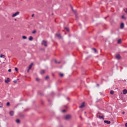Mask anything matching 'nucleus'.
<instances>
[{"instance_id":"obj_17","label":"nucleus","mask_w":127,"mask_h":127,"mask_svg":"<svg viewBox=\"0 0 127 127\" xmlns=\"http://www.w3.org/2000/svg\"><path fill=\"white\" fill-rule=\"evenodd\" d=\"M16 122L18 123H20V120L18 119H17L16 120Z\"/></svg>"},{"instance_id":"obj_38","label":"nucleus","mask_w":127,"mask_h":127,"mask_svg":"<svg viewBox=\"0 0 127 127\" xmlns=\"http://www.w3.org/2000/svg\"><path fill=\"white\" fill-rule=\"evenodd\" d=\"M11 69H9L8 70V71L9 72H11Z\"/></svg>"},{"instance_id":"obj_45","label":"nucleus","mask_w":127,"mask_h":127,"mask_svg":"<svg viewBox=\"0 0 127 127\" xmlns=\"http://www.w3.org/2000/svg\"><path fill=\"white\" fill-rule=\"evenodd\" d=\"M48 101H49V102L50 101V99H48Z\"/></svg>"},{"instance_id":"obj_9","label":"nucleus","mask_w":127,"mask_h":127,"mask_svg":"<svg viewBox=\"0 0 127 127\" xmlns=\"http://www.w3.org/2000/svg\"><path fill=\"white\" fill-rule=\"evenodd\" d=\"M104 122L108 124H110L111 122L110 121H108L105 120L104 121Z\"/></svg>"},{"instance_id":"obj_23","label":"nucleus","mask_w":127,"mask_h":127,"mask_svg":"<svg viewBox=\"0 0 127 127\" xmlns=\"http://www.w3.org/2000/svg\"><path fill=\"white\" fill-rule=\"evenodd\" d=\"M22 38L24 39H26L27 38V37L26 36H23Z\"/></svg>"},{"instance_id":"obj_16","label":"nucleus","mask_w":127,"mask_h":127,"mask_svg":"<svg viewBox=\"0 0 127 127\" xmlns=\"http://www.w3.org/2000/svg\"><path fill=\"white\" fill-rule=\"evenodd\" d=\"M71 9L72 11H73V12L75 14H76V11L74 10L73 8L72 7H71Z\"/></svg>"},{"instance_id":"obj_2","label":"nucleus","mask_w":127,"mask_h":127,"mask_svg":"<svg viewBox=\"0 0 127 127\" xmlns=\"http://www.w3.org/2000/svg\"><path fill=\"white\" fill-rule=\"evenodd\" d=\"M41 45H44L46 47L47 46V41L44 40H43L41 43Z\"/></svg>"},{"instance_id":"obj_11","label":"nucleus","mask_w":127,"mask_h":127,"mask_svg":"<svg viewBox=\"0 0 127 127\" xmlns=\"http://www.w3.org/2000/svg\"><path fill=\"white\" fill-rule=\"evenodd\" d=\"M33 65V64L32 63H31V64L28 67V68L29 69H31V67Z\"/></svg>"},{"instance_id":"obj_13","label":"nucleus","mask_w":127,"mask_h":127,"mask_svg":"<svg viewBox=\"0 0 127 127\" xmlns=\"http://www.w3.org/2000/svg\"><path fill=\"white\" fill-rule=\"evenodd\" d=\"M9 78H8L7 80H5V82L6 83H8L9 81Z\"/></svg>"},{"instance_id":"obj_37","label":"nucleus","mask_w":127,"mask_h":127,"mask_svg":"<svg viewBox=\"0 0 127 127\" xmlns=\"http://www.w3.org/2000/svg\"><path fill=\"white\" fill-rule=\"evenodd\" d=\"M125 126L127 127V123H126L125 124Z\"/></svg>"},{"instance_id":"obj_29","label":"nucleus","mask_w":127,"mask_h":127,"mask_svg":"<svg viewBox=\"0 0 127 127\" xmlns=\"http://www.w3.org/2000/svg\"><path fill=\"white\" fill-rule=\"evenodd\" d=\"M122 18L123 19H126V18L123 16H122Z\"/></svg>"},{"instance_id":"obj_25","label":"nucleus","mask_w":127,"mask_h":127,"mask_svg":"<svg viewBox=\"0 0 127 127\" xmlns=\"http://www.w3.org/2000/svg\"><path fill=\"white\" fill-rule=\"evenodd\" d=\"M93 49L94 50L95 53H96L97 52V51L96 49L94 48H93Z\"/></svg>"},{"instance_id":"obj_3","label":"nucleus","mask_w":127,"mask_h":127,"mask_svg":"<svg viewBox=\"0 0 127 127\" xmlns=\"http://www.w3.org/2000/svg\"><path fill=\"white\" fill-rule=\"evenodd\" d=\"M20 13V12L19 11H17L14 14H13L12 16V17H14L15 16H17V15H19Z\"/></svg>"},{"instance_id":"obj_5","label":"nucleus","mask_w":127,"mask_h":127,"mask_svg":"<svg viewBox=\"0 0 127 127\" xmlns=\"http://www.w3.org/2000/svg\"><path fill=\"white\" fill-rule=\"evenodd\" d=\"M85 102H83L81 104V105L79 106V107L80 108H81L85 106Z\"/></svg>"},{"instance_id":"obj_8","label":"nucleus","mask_w":127,"mask_h":127,"mask_svg":"<svg viewBox=\"0 0 127 127\" xmlns=\"http://www.w3.org/2000/svg\"><path fill=\"white\" fill-rule=\"evenodd\" d=\"M123 93L124 94H125L127 93V90L124 89L123 90Z\"/></svg>"},{"instance_id":"obj_28","label":"nucleus","mask_w":127,"mask_h":127,"mask_svg":"<svg viewBox=\"0 0 127 127\" xmlns=\"http://www.w3.org/2000/svg\"><path fill=\"white\" fill-rule=\"evenodd\" d=\"M35 79L38 82L40 80V79L38 78H36Z\"/></svg>"},{"instance_id":"obj_50","label":"nucleus","mask_w":127,"mask_h":127,"mask_svg":"<svg viewBox=\"0 0 127 127\" xmlns=\"http://www.w3.org/2000/svg\"><path fill=\"white\" fill-rule=\"evenodd\" d=\"M17 80H19V79H17Z\"/></svg>"},{"instance_id":"obj_32","label":"nucleus","mask_w":127,"mask_h":127,"mask_svg":"<svg viewBox=\"0 0 127 127\" xmlns=\"http://www.w3.org/2000/svg\"><path fill=\"white\" fill-rule=\"evenodd\" d=\"M124 11H125V12L127 13V9H124Z\"/></svg>"},{"instance_id":"obj_39","label":"nucleus","mask_w":127,"mask_h":127,"mask_svg":"<svg viewBox=\"0 0 127 127\" xmlns=\"http://www.w3.org/2000/svg\"><path fill=\"white\" fill-rule=\"evenodd\" d=\"M30 69H29V68H28V69L27 70V72H29V70Z\"/></svg>"},{"instance_id":"obj_46","label":"nucleus","mask_w":127,"mask_h":127,"mask_svg":"<svg viewBox=\"0 0 127 127\" xmlns=\"http://www.w3.org/2000/svg\"><path fill=\"white\" fill-rule=\"evenodd\" d=\"M75 16H76V18H77V16L76 15H75Z\"/></svg>"},{"instance_id":"obj_22","label":"nucleus","mask_w":127,"mask_h":127,"mask_svg":"<svg viewBox=\"0 0 127 127\" xmlns=\"http://www.w3.org/2000/svg\"><path fill=\"white\" fill-rule=\"evenodd\" d=\"M0 57L1 58H4L5 57V56L4 55H1Z\"/></svg>"},{"instance_id":"obj_36","label":"nucleus","mask_w":127,"mask_h":127,"mask_svg":"<svg viewBox=\"0 0 127 127\" xmlns=\"http://www.w3.org/2000/svg\"><path fill=\"white\" fill-rule=\"evenodd\" d=\"M41 50H42V51H44V50H45V49L44 48H41L40 49Z\"/></svg>"},{"instance_id":"obj_6","label":"nucleus","mask_w":127,"mask_h":127,"mask_svg":"<svg viewBox=\"0 0 127 127\" xmlns=\"http://www.w3.org/2000/svg\"><path fill=\"white\" fill-rule=\"evenodd\" d=\"M97 117H98L100 119H102L103 120L104 119V118H103V117L102 116H101L100 115H98L97 114Z\"/></svg>"},{"instance_id":"obj_30","label":"nucleus","mask_w":127,"mask_h":127,"mask_svg":"<svg viewBox=\"0 0 127 127\" xmlns=\"http://www.w3.org/2000/svg\"><path fill=\"white\" fill-rule=\"evenodd\" d=\"M15 70L17 72H18V69L16 67L15 68Z\"/></svg>"},{"instance_id":"obj_31","label":"nucleus","mask_w":127,"mask_h":127,"mask_svg":"<svg viewBox=\"0 0 127 127\" xmlns=\"http://www.w3.org/2000/svg\"><path fill=\"white\" fill-rule=\"evenodd\" d=\"M6 105L7 106H9L10 105L9 102H8L7 103Z\"/></svg>"},{"instance_id":"obj_27","label":"nucleus","mask_w":127,"mask_h":127,"mask_svg":"<svg viewBox=\"0 0 127 127\" xmlns=\"http://www.w3.org/2000/svg\"><path fill=\"white\" fill-rule=\"evenodd\" d=\"M98 114H99V115H100V116L101 115H102V114L101 113L99 112H98Z\"/></svg>"},{"instance_id":"obj_15","label":"nucleus","mask_w":127,"mask_h":127,"mask_svg":"<svg viewBox=\"0 0 127 127\" xmlns=\"http://www.w3.org/2000/svg\"><path fill=\"white\" fill-rule=\"evenodd\" d=\"M45 71L44 70H41L40 72V73L41 74H43L45 73Z\"/></svg>"},{"instance_id":"obj_20","label":"nucleus","mask_w":127,"mask_h":127,"mask_svg":"<svg viewBox=\"0 0 127 127\" xmlns=\"http://www.w3.org/2000/svg\"><path fill=\"white\" fill-rule=\"evenodd\" d=\"M59 75L60 77H63L64 76V74H63L62 73H59Z\"/></svg>"},{"instance_id":"obj_48","label":"nucleus","mask_w":127,"mask_h":127,"mask_svg":"<svg viewBox=\"0 0 127 127\" xmlns=\"http://www.w3.org/2000/svg\"><path fill=\"white\" fill-rule=\"evenodd\" d=\"M52 15H53V13H52Z\"/></svg>"},{"instance_id":"obj_43","label":"nucleus","mask_w":127,"mask_h":127,"mask_svg":"<svg viewBox=\"0 0 127 127\" xmlns=\"http://www.w3.org/2000/svg\"><path fill=\"white\" fill-rule=\"evenodd\" d=\"M125 113V112H122V113L123 114H124Z\"/></svg>"},{"instance_id":"obj_44","label":"nucleus","mask_w":127,"mask_h":127,"mask_svg":"<svg viewBox=\"0 0 127 127\" xmlns=\"http://www.w3.org/2000/svg\"><path fill=\"white\" fill-rule=\"evenodd\" d=\"M60 63V62H57V63H58V64H59Z\"/></svg>"},{"instance_id":"obj_4","label":"nucleus","mask_w":127,"mask_h":127,"mask_svg":"<svg viewBox=\"0 0 127 127\" xmlns=\"http://www.w3.org/2000/svg\"><path fill=\"white\" fill-rule=\"evenodd\" d=\"M116 58L118 60H120L121 59V57L119 54H117L116 56Z\"/></svg>"},{"instance_id":"obj_33","label":"nucleus","mask_w":127,"mask_h":127,"mask_svg":"<svg viewBox=\"0 0 127 127\" xmlns=\"http://www.w3.org/2000/svg\"><path fill=\"white\" fill-rule=\"evenodd\" d=\"M49 78V76H47L45 78V79L46 80H47V79L48 78Z\"/></svg>"},{"instance_id":"obj_19","label":"nucleus","mask_w":127,"mask_h":127,"mask_svg":"<svg viewBox=\"0 0 127 127\" xmlns=\"http://www.w3.org/2000/svg\"><path fill=\"white\" fill-rule=\"evenodd\" d=\"M64 29L66 30L67 32H68L69 31V30L68 28L66 27H65Z\"/></svg>"},{"instance_id":"obj_24","label":"nucleus","mask_w":127,"mask_h":127,"mask_svg":"<svg viewBox=\"0 0 127 127\" xmlns=\"http://www.w3.org/2000/svg\"><path fill=\"white\" fill-rule=\"evenodd\" d=\"M2 104L0 102V107H2Z\"/></svg>"},{"instance_id":"obj_42","label":"nucleus","mask_w":127,"mask_h":127,"mask_svg":"<svg viewBox=\"0 0 127 127\" xmlns=\"http://www.w3.org/2000/svg\"><path fill=\"white\" fill-rule=\"evenodd\" d=\"M99 86V84H97V86L98 87V86Z\"/></svg>"},{"instance_id":"obj_7","label":"nucleus","mask_w":127,"mask_h":127,"mask_svg":"<svg viewBox=\"0 0 127 127\" xmlns=\"http://www.w3.org/2000/svg\"><path fill=\"white\" fill-rule=\"evenodd\" d=\"M124 27V25L123 23H122L120 25V28L121 29H123Z\"/></svg>"},{"instance_id":"obj_35","label":"nucleus","mask_w":127,"mask_h":127,"mask_svg":"<svg viewBox=\"0 0 127 127\" xmlns=\"http://www.w3.org/2000/svg\"><path fill=\"white\" fill-rule=\"evenodd\" d=\"M13 82L15 83H17V81L16 80H15L13 81Z\"/></svg>"},{"instance_id":"obj_34","label":"nucleus","mask_w":127,"mask_h":127,"mask_svg":"<svg viewBox=\"0 0 127 127\" xmlns=\"http://www.w3.org/2000/svg\"><path fill=\"white\" fill-rule=\"evenodd\" d=\"M66 111L65 110H62V112L63 113H64V112H66Z\"/></svg>"},{"instance_id":"obj_10","label":"nucleus","mask_w":127,"mask_h":127,"mask_svg":"<svg viewBox=\"0 0 127 127\" xmlns=\"http://www.w3.org/2000/svg\"><path fill=\"white\" fill-rule=\"evenodd\" d=\"M14 113V112L13 111H10V112L9 114L11 116H12L13 115Z\"/></svg>"},{"instance_id":"obj_41","label":"nucleus","mask_w":127,"mask_h":127,"mask_svg":"<svg viewBox=\"0 0 127 127\" xmlns=\"http://www.w3.org/2000/svg\"><path fill=\"white\" fill-rule=\"evenodd\" d=\"M34 14H33L32 15V17H33L34 16Z\"/></svg>"},{"instance_id":"obj_18","label":"nucleus","mask_w":127,"mask_h":127,"mask_svg":"<svg viewBox=\"0 0 127 127\" xmlns=\"http://www.w3.org/2000/svg\"><path fill=\"white\" fill-rule=\"evenodd\" d=\"M57 36L59 38H61V35L60 34H56Z\"/></svg>"},{"instance_id":"obj_26","label":"nucleus","mask_w":127,"mask_h":127,"mask_svg":"<svg viewBox=\"0 0 127 127\" xmlns=\"http://www.w3.org/2000/svg\"><path fill=\"white\" fill-rule=\"evenodd\" d=\"M36 32V30H34L32 32V33L34 34Z\"/></svg>"},{"instance_id":"obj_12","label":"nucleus","mask_w":127,"mask_h":127,"mask_svg":"<svg viewBox=\"0 0 127 127\" xmlns=\"http://www.w3.org/2000/svg\"><path fill=\"white\" fill-rule=\"evenodd\" d=\"M121 39H119L118 40L117 43L118 44H119L121 43Z\"/></svg>"},{"instance_id":"obj_14","label":"nucleus","mask_w":127,"mask_h":127,"mask_svg":"<svg viewBox=\"0 0 127 127\" xmlns=\"http://www.w3.org/2000/svg\"><path fill=\"white\" fill-rule=\"evenodd\" d=\"M33 37L32 36H30L29 38V40L30 41H32L33 40Z\"/></svg>"},{"instance_id":"obj_40","label":"nucleus","mask_w":127,"mask_h":127,"mask_svg":"<svg viewBox=\"0 0 127 127\" xmlns=\"http://www.w3.org/2000/svg\"><path fill=\"white\" fill-rule=\"evenodd\" d=\"M55 63H57V61L56 60H55Z\"/></svg>"},{"instance_id":"obj_1","label":"nucleus","mask_w":127,"mask_h":127,"mask_svg":"<svg viewBox=\"0 0 127 127\" xmlns=\"http://www.w3.org/2000/svg\"><path fill=\"white\" fill-rule=\"evenodd\" d=\"M72 118V115L70 114H68L64 116L63 118L66 121H69Z\"/></svg>"},{"instance_id":"obj_49","label":"nucleus","mask_w":127,"mask_h":127,"mask_svg":"<svg viewBox=\"0 0 127 127\" xmlns=\"http://www.w3.org/2000/svg\"><path fill=\"white\" fill-rule=\"evenodd\" d=\"M77 127H80L79 126Z\"/></svg>"},{"instance_id":"obj_47","label":"nucleus","mask_w":127,"mask_h":127,"mask_svg":"<svg viewBox=\"0 0 127 127\" xmlns=\"http://www.w3.org/2000/svg\"><path fill=\"white\" fill-rule=\"evenodd\" d=\"M14 20H15V21H16L17 20L16 19H14Z\"/></svg>"},{"instance_id":"obj_21","label":"nucleus","mask_w":127,"mask_h":127,"mask_svg":"<svg viewBox=\"0 0 127 127\" xmlns=\"http://www.w3.org/2000/svg\"><path fill=\"white\" fill-rule=\"evenodd\" d=\"M110 93L111 94H113L114 93V91H110Z\"/></svg>"}]
</instances>
